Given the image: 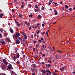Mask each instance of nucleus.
I'll use <instances>...</instances> for the list:
<instances>
[{"mask_svg":"<svg viewBox=\"0 0 75 75\" xmlns=\"http://www.w3.org/2000/svg\"><path fill=\"white\" fill-rule=\"evenodd\" d=\"M42 73H43V74H45L46 72H47V71L43 70H42Z\"/></svg>","mask_w":75,"mask_h":75,"instance_id":"423d86ee","label":"nucleus"},{"mask_svg":"<svg viewBox=\"0 0 75 75\" xmlns=\"http://www.w3.org/2000/svg\"><path fill=\"white\" fill-rule=\"evenodd\" d=\"M16 43L17 44H20V41L18 40H16Z\"/></svg>","mask_w":75,"mask_h":75,"instance_id":"0eeeda50","label":"nucleus"},{"mask_svg":"<svg viewBox=\"0 0 75 75\" xmlns=\"http://www.w3.org/2000/svg\"><path fill=\"white\" fill-rule=\"evenodd\" d=\"M47 65L48 66V67H51V64H48Z\"/></svg>","mask_w":75,"mask_h":75,"instance_id":"72a5a7b5","label":"nucleus"},{"mask_svg":"<svg viewBox=\"0 0 75 75\" xmlns=\"http://www.w3.org/2000/svg\"><path fill=\"white\" fill-rule=\"evenodd\" d=\"M57 52H60V53H62V52L59 51V50H57Z\"/></svg>","mask_w":75,"mask_h":75,"instance_id":"5701e85b","label":"nucleus"},{"mask_svg":"<svg viewBox=\"0 0 75 75\" xmlns=\"http://www.w3.org/2000/svg\"><path fill=\"white\" fill-rule=\"evenodd\" d=\"M33 42H34V44H35L36 43H37V41H36L35 40H34Z\"/></svg>","mask_w":75,"mask_h":75,"instance_id":"c85d7f7f","label":"nucleus"},{"mask_svg":"<svg viewBox=\"0 0 75 75\" xmlns=\"http://www.w3.org/2000/svg\"><path fill=\"white\" fill-rule=\"evenodd\" d=\"M48 31H49V30H48V31L47 30V31L46 32V34H48Z\"/></svg>","mask_w":75,"mask_h":75,"instance_id":"de8ad7c7","label":"nucleus"},{"mask_svg":"<svg viewBox=\"0 0 75 75\" xmlns=\"http://www.w3.org/2000/svg\"><path fill=\"white\" fill-rule=\"evenodd\" d=\"M24 37L25 39L26 40L27 38V35H25V34Z\"/></svg>","mask_w":75,"mask_h":75,"instance_id":"ddd939ff","label":"nucleus"},{"mask_svg":"<svg viewBox=\"0 0 75 75\" xmlns=\"http://www.w3.org/2000/svg\"><path fill=\"white\" fill-rule=\"evenodd\" d=\"M29 17H33V14L30 15H29Z\"/></svg>","mask_w":75,"mask_h":75,"instance_id":"58836bf2","label":"nucleus"},{"mask_svg":"<svg viewBox=\"0 0 75 75\" xmlns=\"http://www.w3.org/2000/svg\"><path fill=\"white\" fill-rule=\"evenodd\" d=\"M41 64H42L43 65H44L45 64H44V62H42L41 63Z\"/></svg>","mask_w":75,"mask_h":75,"instance_id":"864d4df0","label":"nucleus"},{"mask_svg":"<svg viewBox=\"0 0 75 75\" xmlns=\"http://www.w3.org/2000/svg\"><path fill=\"white\" fill-rule=\"evenodd\" d=\"M0 38H2L1 34L0 33Z\"/></svg>","mask_w":75,"mask_h":75,"instance_id":"37998d69","label":"nucleus"},{"mask_svg":"<svg viewBox=\"0 0 75 75\" xmlns=\"http://www.w3.org/2000/svg\"><path fill=\"white\" fill-rule=\"evenodd\" d=\"M42 56H43V57H44V56H45V54H42Z\"/></svg>","mask_w":75,"mask_h":75,"instance_id":"69168bd1","label":"nucleus"},{"mask_svg":"<svg viewBox=\"0 0 75 75\" xmlns=\"http://www.w3.org/2000/svg\"><path fill=\"white\" fill-rule=\"evenodd\" d=\"M17 63H18V64H20V62H19V61H17Z\"/></svg>","mask_w":75,"mask_h":75,"instance_id":"a18cd8bd","label":"nucleus"},{"mask_svg":"<svg viewBox=\"0 0 75 75\" xmlns=\"http://www.w3.org/2000/svg\"><path fill=\"white\" fill-rule=\"evenodd\" d=\"M4 63L6 65H7V64H8V63H7L6 62H5Z\"/></svg>","mask_w":75,"mask_h":75,"instance_id":"2f4dec72","label":"nucleus"},{"mask_svg":"<svg viewBox=\"0 0 75 75\" xmlns=\"http://www.w3.org/2000/svg\"><path fill=\"white\" fill-rule=\"evenodd\" d=\"M73 74H75V71H74L73 72Z\"/></svg>","mask_w":75,"mask_h":75,"instance_id":"774afa93","label":"nucleus"},{"mask_svg":"<svg viewBox=\"0 0 75 75\" xmlns=\"http://www.w3.org/2000/svg\"><path fill=\"white\" fill-rule=\"evenodd\" d=\"M41 10H40V8H38V9H35V12L40 11Z\"/></svg>","mask_w":75,"mask_h":75,"instance_id":"f03ea898","label":"nucleus"},{"mask_svg":"<svg viewBox=\"0 0 75 75\" xmlns=\"http://www.w3.org/2000/svg\"><path fill=\"white\" fill-rule=\"evenodd\" d=\"M42 27H44V26H45L44 24H42Z\"/></svg>","mask_w":75,"mask_h":75,"instance_id":"4d7b16f0","label":"nucleus"},{"mask_svg":"<svg viewBox=\"0 0 75 75\" xmlns=\"http://www.w3.org/2000/svg\"><path fill=\"white\" fill-rule=\"evenodd\" d=\"M62 69L63 70H64V67L62 68Z\"/></svg>","mask_w":75,"mask_h":75,"instance_id":"338daca9","label":"nucleus"},{"mask_svg":"<svg viewBox=\"0 0 75 75\" xmlns=\"http://www.w3.org/2000/svg\"><path fill=\"white\" fill-rule=\"evenodd\" d=\"M36 47L38 48V45H36Z\"/></svg>","mask_w":75,"mask_h":75,"instance_id":"79ce46f5","label":"nucleus"},{"mask_svg":"<svg viewBox=\"0 0 75 75\" xmlns=\"http://www.w3.org/2000/svg\"><path fill=\"white\" fill-rule=\"evenodd\" d=\"M68 9L69 10V11H71V10H72V8H70L69 9Z\"/></svg>","mask_w":75,"mask_h":75,"instance_id":"ea45409f","label":"nucleus"},{"mask_svg":"<svg viewBox=\"0 0 75 75\" xmlns=\"http://www.w3.org/2000/svg\"><path fill=\"white\" fill-rule=\"evenodd\" d=\"M30 23H28V27H29V26H30Z\"/></svg>","mask_w":75,"mask_h":75,"instance_id":"603ef678","label":"nucleus"},{"mask_svg":"<svg viewBox=\"0 0 75 75\" xmlns=\"http://www.w3.org/2000/svg\"><path fill=\"white\" fill-rule=\"evenodd\" d=\"M9 30H10V32H11V33H14V31H13V30L11 28H10V29Z\"/></svg>","mask_w":75,"mask_h":75,"instance_id":"39448f33","label":"nucleus"},{"mask_svg":"<svg viewBox=\"0 0 75 75\" xmlns=\"http://www.w3.org/2000/svg\"><path fill=\"white\" fill-rule=\"evenodd\" d=\"M28 6H29V7H30V8L31 7V5H30V4H28Z\"/></svg>","mask_w":75,"mask_h":75,"instance_id":"e433bc0d","label":"nucleus"},{"mask_svg":"<svg viewBox=\"0 0 75 75\" xmlns=\"http://www.w3.org/2000/svg\"><path fill=\"white\" fill-rule=\"evenodd\" d=\"M22 4H24L25 3L23 2H22Z\"/></svg>","mask_w":75,"mask_h":75,"instance_id":"bf43d9fd","label":"nucleus"},{"mask_svg":"<svg viewBox=\"0 0 75 75\" xmlns=\"http://www.w3.org/2000/svg\"><path fill=\"white\" fill-rule=\"evenodd\" d=\"M3 14L2 13L0 14V18H2V17H3Z\"/></svg>","mask_w":75,"mask_h":75,"instance_id":"dca6fc26","label":"nucleus"},{"mask_svg":"<svg viewBox=\"0 0 75 75\" xmlns=\"http://www.w3.org/2000/svg\"><path fill=\"white\" fill-rule=\"evenodd\" d=\"M36 35H37V34L36 33H35L34 35V36H35V37H36Z\"/></svg>","mask_w":75,"mask_h":75,"instance_id":"09e8293b","label":"nucleus"},{"mask_svg":"<svg viewBox=\"0 0 75 75\" xmlns=\"http://www.w3.org/2000/svg\"><path fill=\"white\" fill-rule=\"evenodd\" d=\"M0 31L1 33H3V30H2L1 29H0Z\"/></svg>","mask_w":75,"mask_h":75,"instance_id":"f704fd0d","label":"nucleus"},{"mask_svg":"<svg viewBox=\"0 0 75 75\" xmlns=\"http://www.w3.org/2000/svg\"><path fill=\"white\" fill-rule=\"evenodd\" d=\"M34 28L35 27H34V26H31V27H30L29 28Z\"/></svg>","mask_w":75,"mask_h":75,"instance_id":"aec40b11","label":"nucleus"},{"mask_svg":"<svg viewBox=\"0 0 75 75\" xmlns=\"http://www.w3.org/2000/svg\"><path fill=\"white\" fill-rule=\"evenodd\" d=\"M22 16H23V15H22L21 14H19V17H22Z\"/></svg>","mask_w":75,"mask_h":75,"instance_id":"c756f323","label":"nucleus"},{"mask_svg":"<svg viewBox=\"0 0 75 75\" xmlns=\"http://www.w3.org/2000/svg\"><path fill=\"white\" fill-rule=\"evenodd\" d=\"M46 71H47V72H48L49 74H51V72L50 71L48 70H46Z\"/></svg>","mask_w":75,"mask_h":75,"instance_id":"9d476101","label":"nucleus"},{"mask_svg":"<svg viewBox=\"0 0 75 75\" xmlns=\"http://www.w3.org/2000/svg\"><path fill=\"white\" fill-rule=\"evenodd\" d=\"M25 34V33H24V32H22V34H23V35H24Z\"/></svg>","mask_w":75,"mask_h":75,"instance_id":"8fccbe9b","label":"nucleus"},{"mask_svg":"<svg viewBox=\"0 0 75 75\" xmlns=\"http://www.w3.org/2000/svg\"><path fill=\"white\" fill-rule=\"evenodd\" d=\"M42 47L43 48H44V45H43Z\"/></svg>","mask_w":75,"mask_h":75,"instance_id":"13d9d810","label":"nucleus"},{"mask_svg":"<svg viewBox=\"0 0 75 75\" xmlns=\"http://www.w3.org/2000/svg\"><path fill=\"white\" fill-rule=\"evenodd\" d=\"M15 11V9H12V12H14V11Z\"/></svg>","mask_w":75,"mask_h":75,"instance_id":"6ab92c4d","label":"nucleus"},{"mask_svg":"<svg viewBox=\"0 0 75 75\" xmlns=\"http://www.w3.org/2000/svg\"><path fill=\"white\" fill-rule=\"evenodd\" d=\"M54 11H55V15L56 16H57V10H54Z\"/></svg>","mask_w":75,"mask_h":75,"instance_id":"f8f14e48","label":"nucleus"},{"mask_svg":"<svg viewBox=\"0 0 75 75\" xmlns=\"http://www.w3.org/2000/svg\"><path fill=\"white\" fill-rule=\"evenodd\" d=\"M16 54V57H17V58H19V57H20V54L19 53H17Z\"/></svg>","mask_w":75,"mask_h":75,"instance_id":"6e6552de","label":"nucleus"},{"mask_svg":"<svg viewBox=\"0 0 75 75\" xmlns=\"http://www.w3.org/2000/svg\"><path fill=\"white\" fill-rule=\"evenodd\" d=\"M38 41H39V42H42V41L41 40H40V39L38 40Z\"/></svg>","mask_w":75,"mask_h":75,"instance_id":"c03bdc74","label":"nucleus"},{"mask_svg":"<svg viewBox=\"0 0 75 75\" xmlns=\"http://www.w3.org/2000/svg\"><path fill=\"white\" fill-rule=\"evenodd\" d=\"M38 17H39V18H41L42 17L41 15H38Z\"/></svg>","mask_w":75,"mask_h":75,"instance_id":"4be33fe9","label":"nucleus"},{"mask_svg":"<svg viewBox=\"0 0 75 75\" xmlns=\"http://www.w3.org/2000/svg\"><path fill=\"white\" fill-rule=\"evenodd\" d=\"M21 24L22 25H23V23H22V22H21Z\"/></svg>","mask_w":75,"mask_h":75,"instance_id":"0e129e2a","label":"nucleus"},{"mask_svg":"<svg viewBox=\"0 0 75 75\" xmlns=\"http://www.w3.org/2000/svg\"><path fill=\"white\" fill-rule=\"evenodd\" d=\"M40 40L42 41H43V40H44V39H43V38H40Z\"/></svg>","mask_w":75,"mask_h":75,"instance_id":"4c0bfd02","label":"nucleus"},{"mask_svg":"<svg viewBox=\"0 0 75 75\" xmlns=\"http://www.w3.org/2000/svg\"><path fill=\"white\" fill-rule=\"evenodd\" d=\"M53 4H55V5L54 6H57V3H55L54 2H53L52 3Z\"/></svg>","mask_w":75,"mask_h":75,"instance_id":"1a4fd4ad","label":"nucleus"},{"mask_svg":"<svg viewBox=\"0 0 75 75\" xmlns=\"http://www.w3.org/2000/svg\"><path fill=\"white\" fill-rule=\"evenodd\" d=\"M35 28H37V26H35Z\"/></svg>","mask_w":75,"mask_h":75,"instance_id":"680f3d73","label":"nucleus"},{"mask_svg":"<svg viewBox=\"0 0 75 75\" xmlns=\"http://www.w3.org/2000/svg\"><path fill=\"white\" fill-rule=\"evenodd\" d=\"M13 58L14 59V60H16L17 58V56H15L13 57Z\"/></svg>","mask_w":75,"mask_h":75,"instance_id":"4468645a","label":"nucleus"},{"mask_svg":"<svg viewBox=\"0 0 75 75\" xmlns=\"http://www.w3.org/2000/svg\"><path fill=\"white\" fill-rule=\"evenodd\" d=\"M48 62H50V63H51V61H50V60H49L48 61Z\"/></svg>","mask_w":75,"mask_h":75,"instance_id":"49530a36","label":"nucleus"},{"mask_svg":"<svg viewBox=\"0 0 75 75\" xmlns=\"http://www.w3.org/2000/svg\"><path fill=\"white\" fill-rule=\"evenodd\" d=\"M41 10H44V6H42V8Z\"/></svg>","mask_w":75,"mask_h":75,"instance_id":"bb28decb","label":"nucleus"},{"mask_svg":"<svg viewBox=\"0 0 75 75\" xmlns=\"http://www.w3.org/2000/svg\"><path fill=\"white\" fill-rule=\"evenodd\" d=\"M9 67H12V65H11V64H9Z\"/></svg>","mask_w":75,"mask_h":75,"instance_id":"cd10ccee","label":"nucleus"},{"mask_svg":"<svg viewBox=\"0 0 75 75\" xmlns=\"http://www.w3.org/2000/svg\"><path fill=\"white\" fill-rule=\"evenodd\" d=\"M41 51H43V49L42 48H41Z\"/></svg>","mask_w":75,"mask_h":75,"instance_id":"6e6d98bb","label":"nucleus"},{"mask_svg":"<svg viewBox=\"0 0 75 75\" xmlns=\"http://www.w3.org/2000/svg\"><path fill=\"white\" fill-rule=\"evenodd\" d=\"M38 6L37 5H35V8H38Z\"/></svg>","mask_w":75,"mask_h":75,"instance_id":"393cba45","label":"nucleus"},{"mask_svg":"<svg viewBox=\"0 0 75 75\" xmlns=\"http://www.w3.org/2000/svg\"><path fill=\"white\" fill-rule=\"evenodd\" d=\"M25 24H28V23L27 22V21H25Z\"/></svg>","mask_w":75,"mask_h":75,"instance_id":"a19ab883","label":"nucleus"},{"mask_svg":"<svg viewBox=\"0 0 75 75\" xmlns=\"http://www.w3.org/2000/svg\"><path fill=\"white\" fill-rule=\"evenodd\" d=\"M31 38H33V35H31Z\"/></svg>","mask_w":75,"mask_h":75,"instance_id":"e2e57ef3","label":"nucleus"},{"mask_svg":"<svg viewBox=\"0 0 75 75\" xmlns=\"http://www.w3.org/2000/svg\"><path fill=\"white\" fill-rule=\"evenodd\" d=\"M20 36V33H16L15 38L16 39L17 38V37H18Z\"/></svg>","mask_w":75,"mask_h":75,"instance_id":"f257e3e1","label":"nucleus"},{"mask_svg":"<svg viewBox=\"0 0 75 75\" xmlns=\"http://www.w3.org/2000/svg\"><path fill=\"white\" fill-rule=\"evenodd\" d=\"M11 73H12V74H15V72L13 71L11 72Z\"/></svg>","mask_w":75,"mask_h":75,"instance_id":"c9c22d12","label":"nucleus"},{"mask_svg":"<svg viewBox=\"0 0 75 75\" xmlns=\"http://www.w3.org/2000/svg\"><path fill=\"white\" fill-rule=\"evenodd\" d=\"M38 25H40V24L39 23H38L37 25V26H38Z\"/></svg>","mask_w":75,"mask_h":75,"instance_id":"3c124183","label":"nucleus"},{"mask_svg":"<svg viewBox=\"0 0 75 75\" xmlns=\"http://www.w3.org/2000/svg\"><path fill=\"white\" fill-rule=\"evenodd\" d=\"M2 61L3 62H6V60L4 59H2Z\"/></svg>","mask_w":75,"mask_h":75,"instance_id":"a878e982","label":"nucleus"},{"mask_svg":"<svg viewBox=\"0 0 75 75\" xmlns=\"http://www.w3.org/2000/svg\"><path fill=\"white\" fill-rule=\"evenodd\" d=\"M8 68L9 69H13V67H10V66H8Z\"/></svg>","mask_w":75,"mask_h":75,"instance_id":"9b49d317","label":"nucleus"},{"mask_svg":"<svg viewBox=\"0 0 75 75\" xmlns=\"http://www.w3.org/2000/svg\"><path fill=\"white\" fill-rule=\"evenodd\" d=\"M6 35H7L6 34V33H4V36H6Z\"/></svg>","mask_w":75,"mask_h":75,"instance_id":"473e14b6","label":"nucleus"},{"mask_svg":"<svg viewBox=\"0 0 75 75\" xmlns=\"http://www.w3.org/2000/svg\"><path fill=\"white\" fill-rule=\"evenodd\" d=\"M55 57H56V58H60V57L59 56V55H57V56H56V55H55Z\"/></svg>","mask_w":75,"mask_h":75,"instance_id":"2eb2a0df","label":"nucleus"},{"mask_svg":"<svg viewBox=\"0 0 75 75\" xmlns=\"http://www.w3.org/2000/svg\"><path fill=\"white\" fill-rule=\"evenodd\" d=\"M6 66L4 65H2V69H3V70H4V69H6Z\"/></svg>","mask_w":75,"mask_h":75,"instance_id":"20e7f679","label":"nucleus"},{"mask_svg":"<svg viewBox=\"0 0 75 75\" xmlns=\"http://www.w3.org/2000/svg\"><path fill=\"white\" fill-rule=\"evenodd\" d=\"M60 4H62V1H61L60 2Z\"/></svg>","mask_w":75,"mask_h":75,"instance_id":"052dcab7","label":"nucleus"},{"mask_svg":"<svg viewBox=\"0 0 75 75\" xmlns=\"http://www.w3.org/2000/svg\"><path fill=\"white\" fill-rule=\"evenodd\" d=\"M46 67L47 68H48V64H46Z\"/></svg>","mask_w":75,"mask_h":75,"instance_id":"b1692460","label":"nucleus"},{"mask_svg":"<svg viewBox=\"0 0 75 75\" xmlns=\"http://www.w3.org/2000/svg\"><path fill=\"white\" fill-rule=\"evenodd\" d=\"M23 59H25V55H23Z\"/></svg>","mask_w":75,"mask_h":75,"instance_id":"412c9836","label":"nucleus"},{"mask_svg":"<svg viewBox=\"0 0 75 75\" xmlns=\"http://www.w3.org/2000/svg\"><path fill=\"white\" fill-rule=\"evenodd\" d=\"M65 7L66 8H67V9H68V6L67 5H65Z\"/></svg>","mask_w":75,"mask_h":75,"instance_id":"a211bd4d","label":"nucleus"},{"mask_svg":"<svg viewBox=\"0 0 75 75\" xmlns=\"http://www.w3.org/2000/svg\"><path fill=\"white\" fill-rule=\"evenodd\" d=\"M6 40H7V42H10V41L8 39H7Z\"/></svg>","mask_w":75,"mask_h":75,"instance_id":"f3484780","label":"nucleus"},{"mask_svg":"<svg viewBox=\"0 0 75 75\" xmlns=\"http://www.w3.org/2000/svg\"><path fill=\"white\" fill-rule=\"evenodd\" d=\"M33 51L34 52H35V48H34L33 49Z\"/></svg>","mask_w":75,"mask_h":75,"instance_id":"7c9ffc66","label":"nucleus"},{"mask_svg":"<svg viewBox=\"0 0 75 75\" xmlns=\"http://www.w3.org/2000/svg\"><path fill=\"white\" fill-rule=\"evenodd\" d=\"M1 42L2 44H3V45H5L6 44V42H5L3 40H1L0 41Z\"/></svg>","mask_w":75,"mask_h":75,"instance_id":"7ed1b4c3","label":"nucleus"},{"mask_svg":"<svg viewBox=\"0 0 75 75\" xmlns=\"http://www.w3.org/2000/svg\"><path fill=\"white\" fill-rule=\"evenodd\" d=\"M17 25H18V26H20V24H19V23L17 24Z\"/></svg>","mask_w":75,"mask_h":75,"instance_id":"5fc2aeb1","label":"nucleus"}]
</instances>
